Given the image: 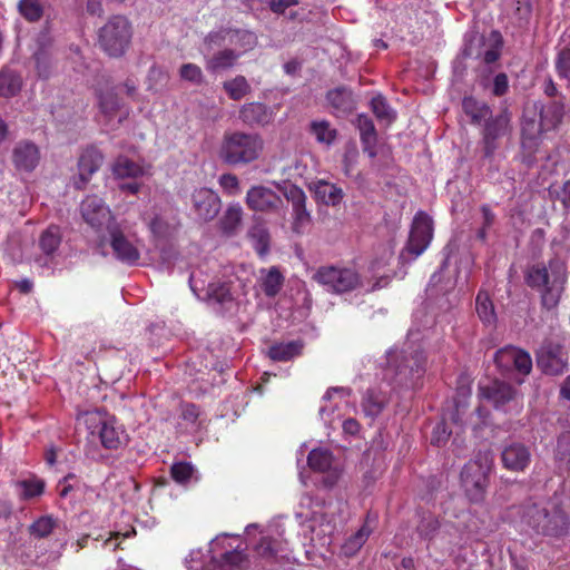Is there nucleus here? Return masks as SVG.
I'll return each mask as SVG.
<instances>
[{
	"mask_svg": "<svg viewBox=\"0 0 570 570\" xmlns=\"http://www.w3.org/2000/svg\"><path fill=\"white\" fill-rule=\"evenodd\" d=\"M525 283L540 293L541 304L547 309L557 307L568 279L567 265L559 258H552L548 265L538 263L530 266L524 276Z\"/></svg>",
	"mask_w": 570,
	"mask_h": 570,
	"instance_id": "obj_1",
	"label": "nucleus"
},
{
	"mask_svg": "<svg viewBox=\"0 0 570 570\" xmlns=\"http://www.w3.org/2000/svg\"><path fill=\"white\" fill-rule=\"evenodd\" d=\"M264 140L255 132L233 131L224 135L219 156L230 166L247 165L259 158Z\"/></svg>",
	"mask_w": 570,
	"mask_h": 570,
	"instance_id": "obj_2",
	"label": "nucleus"
},
{
	"mask_svg": "<svg viewBox=\"0 0 570 570\" xmlns=\"http://www.w3.org/2000/svg\"><path fill=\"white\" fill-rule=\"evenodd\" d=\"M492 456L489 452H479L461 471V484L469 500L480 503L485 499Z\"/></svg>",
	"mask_w": 570,
	"mask_h": 570,
	"instance_id": "obj_3",
	"label": "nucleus"
},
{
	"mask_svg": "<svg viewBox=\"0 0 570 570\" xmlns=\"http://www.w3.org/2000/svg\"><path fill=\"white\" fill-rule=\"evenodd\" d=\"M132 27L127 17L112 16L99 29L98 43L110 57H121L131 42Z\"/></svg>",
	"mask_w": 570,
	"mask_h": 570,
	"instance_id": "obj_4",
	"label": "nucleus"
},
{
	"mask_svg": "<svg viewBox=\"0 0 570 570\" xmlns=\"http://www.w3.org/2000/svg\"><path fill=\"white\" fill-rule=\"evenodd\" d=\"M313 279L334 294L347 293L361 285V278L356 271L335 265L321 266L313 275Z\"/></svg>",
	"mask_w": 570,
	"mask_h": 570,
	"instance_id": "obj_5",
	"label": "nucleus"
},
{
	"mask_svg": "<svg viewBox=\"0 0 570 570\" xmlns=\"http://www.w3.org/2000/svg\"><path fill=\"white\" fill-rule=\"evenodd\" d=\"M502 38L498 31H492L490 37L472 33L465 41L462 55L465 58L481 59L484 63L495 62L501 55Z\"/></svg>",
	"mask_w": 570,
	"mask_h": 570,
	"instance_id": "obj_6",
	"label": "nucleus"
},
{
	"mask_svg": "<svg viewBox=\"0 0 570 570\" xmlns=\"http://www.w3.org/2000/svg\"><path fill=\"white\" fill-rule=\"evenodd\" d=\"M531 522L539 533L561 537L568 532L569 520L566 512L553 504L550 509H538L531 517Z\"/></svg>",
	"mask_w": 570,
	"mask_h": 570,
	"instance_id": "obj_7",
	"label": "nucleus"
},
{
	"mask_svg": "<svg viewBox=\"0 0 570 570\" xmlns=\"http://www.w3.org/2000/svg\"><path fill=\"white\" fill-rule=\"evenodd\" d=\"M278 190L292 204L293 223L292 229L296 234H302L304 228L309 225L312 217L306 208V194L304 190L291 183L277 184Z\"/></svg>",
	"mask_w": 570,
	"mask_h": 570,
	"instance_id": "obj_8",
	"label": "nucleus"
},
{
	"mask_svg": "<svg viewBox=\"0 0 570 570\" xmlns=\"http://www.w3.org/2000/svg\"><path fill=\"white\" fill-rule=\"evenodd\" d=\"M538 367L548 375H560L567 370L568 353L559 343L546 342L537 354Z\"/></svg>",
	"mask_w": 570,
	"mask_h": 570,
	"instance_id": "obj_9",
	"label": "nucleus"
},
{
	"mask_svg": "<svg viewBox=\"0 0 570 570\" xmlns=\"http://www.w3.org/2000/svg\"><path fill=\"white\" fill-rule=\"evenodd\" d=\"M432 237V218L426 213L419 212L413 219L406 249L417 257L428 248Z\"/></svg>",
	"mask_w": 570,
	"mask_h": 570,
	"instance_id": "obj_10",
	"label": "nucleus"
},
{
	"mask_svg": "<svg viewBox=\"0 0 570 570\" xmlns=\"http://www.w3.org/2000/svg\"><path fill=\"white\" fill-rule=\"evenodd\" d=\"M510 117L507 111L491 116L484 121L482 130L483 156L491 158L499 147L498 140L509 131Z\"/></svg>",
	"mask_w": 570,
	"mask_h": 570,
	"instance_id": "obj_11",
	"label": "nucleus"
},
{
	"mask_svg": "<svg viewBox=\"0 0 570 570\" xmlns=\"http://www.w3.org/2000/svg\"><path fill=\"white\" fill-rule=\"evenodd\" d=\"M80 213L85 222L94 229L112 226L114 218L108 206L96 195L87 196L80 204Z\"/></svg>",
	"mask_w": 570,
	"mask_h": 570,
	"instance_id": "obj_12",
	"label": "nucleus"
},
{
	"mask_svg": "<svg viewBox=\"0 0 570 570\" xmlns=\"http://www.w3.org/2000/svg\"><path fill=\"white\" fill-rule=\"evenodd\" d=\"M519 395L517 389L511 384L494 380L479 386V396L490 402L497 410H507V406L514 402Z\"/></svg>",
	"mask_w": 570,
	"mask_h": 570,
	"instance_id": "obj_13",
	"label": "nucleus"
},
{
	"mask_svg": "<svg viewBox=\"0 0 570 570\" xmlns=\"http://www.w3.org/2000/svg\"><path fill=\"white\" fill-rule=\"evenodd\" d=\"M246 205L254 212L276 213L283 208V199L273 189L263 185L252 186L245 198Z\"/></svg>",
	"mask_w": 570,
	"mask_h": 570,
	"instance_id": "obj_14",
	"label": "nucleus"
},
{
	"mask_svg": "<svg viewBox=\"0 0 570 570\" xmlns=\"http://www.w3.org/2000/svg\"><path fill=\"white\" fill-rule=\"evenodd\" d=\"M193 209L203 222L213 220L220 210L219 196L209 188H198L191 194Z\"/></svg>",
	"mask_w": 570,
	"mask_h": 570,
	"instance_id": "obj_15",
	"label": "nucleus"
},
{
	"mask_svg": "<svg viewBox=\"0 0 570 570\" xmlns=\"http://www.w3.org/2000/svg\"><path fill=\"white\" fill-rule=\"evenodd\" d=\"M108 232L110 246L116 258L125 264L135 265L140 258L138 248L125 236L116 223L108 226Z\"/></svg>",
	"mask_w": 570,
	"mask_h": 570,
	"instance_id": "obj_16",
	"label": "nucleus"
},
{
	"mask_svg": "<svg viewBox=\"0 0 570 570\" xmlns=\"http://www.w3.org/2000/svg\"><path fill=\"white\" fill-rule=\"evenodd\" d=\"M102 163L104 156L97 148L85 149L78 159V176L73 179V186L77 189H83Z\"/></svg>",
	"mask_w": 570,
	"mask_h": 570,
	"instance_id": "obj_17",
	"label": "nucleus"
},
{
	"mask_svg": "<svg viewBox=\"0 0 570 570\" xmlns=\"http://www.w3.org/2000/svg\"><path fill=\"white\" fill-rule=\"evenodd\" d=\"M503 468L512 472H523L531 462L530 449L521 442L505 444L501 451Z\"/></svg>",
	"mask_w": 570,
	"mask_h": 570,
	"instance_id": "obj_18",
	"label": "nucleus"
},
{
	"mask_svg": "<svg viewBox=\"0 0 570 570\" xmlns=\"http://www.w3.org/2000/svg\"><path fill=\"white\" fill-rule=\"evenodd\" d=\"M40 161V151L31 141H19L12 150V163L17 170L32 171Z\"/></svg>",
	"mask_w": 570,
	"mask_h": 570,
	"instance_id": "obj_19",
	"label": "nucleus"
},
{
	"mask_svg": "<svg viewBox=\"0 0 570 570\" xmlns=\"http://www.w3.org/2000/svg\"><path fill=\"white\" fill-rule=\"evenodd\" d=\"M273 114L261 102H249L239 109V119L248 126H265L272 121Z\"/></svg>",
	"mask_w": 570,
	"mask_h": 570,
	"instance_id": "obj_20",
	"label": "nucleus"
},
{
	"mask_svg": "<svg viewBox=\"0 0 570 570\" xmlns=\"http://www.w3.org/2000/svg\"><path fill=\"white\" fill-rule=\"evenodd\" d=\"M326 99L337 115H348L356 106L352 90L344 86L330 90Z\"/></svg>",
	"mask_w": 570,
	"mask_h": 570,
	"instance_id": "obj_21",
	"label": "nucleus"
},
{
	"mask_svg": "<svg viewBox=\"0 0 570 570\" xmlns=\"http://www.w3.org/2000/svg\"><path fill=\"white\" fill-rule=\"evenodd\" d=\"M356 124L360 130L363 151L367 154L368 157L374 158L376 156L375 147L377 135L372 119L366 115H360Z\"/></svg>",
	"mask_w": 570,
	"mask_h": 570,
	"instance_id": "obj_22",
	"label": "nucleus"
},
{
	"mask_svg": "<svg viewBox=\"0 0 570 570\" xmlns=\"http://www.w3.org/2000/svg\"><path fill=\"white\" fill-rule=\"evenodd\" d=\"M313 190L316 199L326 206H337L345 195L341 187L323 179L314 183Z\"/></svg>",
	"mask_w": 570,
	"mask_h": 570,
	"instance_id": "obj_23",
	"label": "nucleus"
},
{
	"mask_svg": "<svg viewBox=\"0 0 570 570\" xmlns=\"http://www.w3.org/2000/svg\"><path fill=\"white\" fill-rule=\"evenodd\" d=\"M216 562L219 570H247L250 564L245 549L239 547L224 552Z\"/></svg>",
	"mask_w": 570,
	"mask_h": 570,
	"instance_id": "obj_24",
	"label": "nucleus"
},
{
	"mask_svg": "<svg viewBox=\"0 0 570 570\" xmlns=\"http://www.w3.org/2000/svg\"><path fill=\"white\" fill-rule=\"evenodd\" d=\"M462 108L465 115L470 117L473 125H480L492 116L490 106L472 96L463 98Z\"/></svg>",
	"mask_w": 570,
	"mask_h": 570,
	"instance_id": "obj_25",
	"label": "nucleus"
},
{
	"mask_svg": "<svg viewBox=\"0 0 570 570\" xmlns=\"http://www.w3.org/2000/svg\"><path fill=\"white\" fill-rule=\"evenodd\" d=\"M97 434L106 449L116 450L122 443V431L116 426L114 420L100 422Z\"/></svg>",
	"mask_w": 570,
	"mask_h": 570,
	"instance_id": "obj_26",
	"label": "nucleus"
},
{
	"mask_svg": "<svg viewBox=\"0 0 570 570\" xmlns=\"http://www.w3.org/2000/svg\"><path fill=\"white\" fill-rule=\"evenodd\" d=\"M239 53L233 49H224L214 53L210 58L206 59V69L212 73H216L222 70H227L234 67Z\"/></svg>",
	"mask_w": 570,
	"mask_h": 570,
	"instance_id": "obj_27",
	"label": "nucleus"
},
{
	"mask_svg": "<svg viewBox=\"0 0 570 570\" xmlns=\"http://www.w3.org/2000/svg\"><path fill=\"white\" fill-rule=\"evenodd\" d=\"M387 399L384 393L376 389H368L362 399V410L366 416L376 417L382 413Z\"/></svg>",
	"mask_w": 570,
	"mask_h": 570,
	"instance_id": "obj_28",
	"label": "nucleus"
},
{
	"mask_svg": "<svg viewBox=\"0 0 570 570\" xmlns=\"http://www.w3.org/2000/svg\"><path fill=\"white\" fill-rule=\"evenodd\" d=\"M259 282L264 294L268 297H274L282 289L284 276L278 267L272 266L268 269L261 271Z\"/></svg>",
	"mask_w": 570,
	"mask_h": 570,
	"instance_id": "obj_29",
	"label": "nucleus"
},
{
	"mask_svg": "<svg viewBox=\"0 0 570 570\" xmlns=\"http://www.w3.org/2000/svg\"><path fill=\"white\" fill-rule=\"evenodd\" d=\"M282 543L272 537H262L254 547L255 556L267 564L276 561Z\"/></svg>",
	"mask_w": 570,
	"mask_h": 570,
	"instance_id": "obj_30",
	"label": "nucleus"
},
{
	"mask_svg": "<svg viewBox=\"0 0 570 570\" xmlns=\"http://www.w3.org/2000/svg\"><path fill=\"white\" fill-rule=\"evenodd\" d=\"M424 356L421 352H415L411 355V357H404L402 364L396 366V375L402 376L400 381L403 379H413L414 376L420 377L423 373Z\"/></svg>",
	"mask_w": 570,
	"mask_h": 570,
	"instance_id": "obj_31",
	"label": "nucleus"
},
{
	"mask_svg": "<svg viewBox=\"0 0 570 570\" xmlns=\"http://www.w3.org/2000/svg\"><path fill=\"white\" fill-rule=\"evenodd\" d=\"M243 220V208L239 204H230L219 220L225 235H234Z\"/></svg>",
	"mask_w": 570,
	"mask_h": 570,
	"instance_id": "obj_32",
	"label": "nucleus"
},
{
	"mask_svg": "<svg viewBox=\"0 0 570 570\" xmlns=\"http://www.w3.org/2000/svg\"><path fill=\"white\" fill-rule=\"evenodd\" d=\"M303 348V344L297 341L287 343L274 344L268 350V356L273 361L287 362L299 355Z\"/></svg>",
	"mask_w": 570,
	"mask_h": 570,
	"instance_id": "obj_33",
	"label": "nucleus"
},
{
	"mask_svg": "<svg viewBox=\"0 0 570 570\" xmlns=\"http://www.w3.org/2000/svg\"><path fill=\"white\" fill-rule=\"evenodd\" d=\"M22 87V79L18 72L11 69H2L0 71V96L13 97Z\"/></svg>",
	"mask_w": 570,
	"mask_h": 570,
	"instance_id": "obj_34",
	"label": "nucleus"
},
{
	"mask_svg": "<svg viewBox=\"0 0 570 570\" xmlns=\"http://www.w3.org/2000/svg\"><path fill=\"white\" fill-rule=\"evenodd\" d=\"M475 309L479 318L487 325H493L497 321L494 305L487 292L480 291L475 298Z\"/></svg>",
	"mask_w": 570,
	"mask_h": 570,
	"instance_id": "obj_35",
	"label": "nucleus"
},
{
	"mask_svg": "<svg viewBox=\"0 0 570 570\" xmlns=\"http://www.w3.org/2000/svg\"><path fill=\"white\" fill-rule=\"evenodd\" d=\"M542 126L553 128L558 126L564 116V104L561 99L554 100L541 109Z\"/></svg>",
	"mask_w": 570,
	"mask_h": 570,
	"instance_id": "obj_36",
	"label": "nucleus"
},
{
	"mask_svg": "<svg viewBox=\"0 0 570 570\" xmlns=\"http://www.w3.org/2000/svg\"><path fill=\"white\" fill-rule=\"evenodd\" d=\"M223 89L227 96L233 100H240L246 97L252 88L244 76H236L233 79L223 82Z\"/></svg>",
	"mask_w": 570,
	"mask_h": 570,
	"instance_id": "obj_37",
	"label": "nucleus"
},
{
	"mask_svg": "<svg viewBox=\"0 0 570 570\" xmlns=\"http://www.w3.org/2000/svg\"><path fill=\"white\" fill-rule=\"evenodd\" d=\"M112 173L118 178H136L142 175L140 165L127 157H118L112 166Z\"/></svg>",
	"mask_w": 570,
	"mask_h": 570,
	"instance_id": "obj_38",
	"label": "nucleus"
},
{
	"mask_svg": "<svg viewBox=\"0 0 570 570\" xmlns=\"http://www.w3.org/2000/svg\"><path fill=\"white\" fill-rule=\"evenodd\" d=\"M309 131L315 136V139L325 145L334 142L337 136L336 129L332 128L326 120H314L309 125Z\"/></svg>",
	"mask_w": 570,
	"mask_h": 570,
	"instance_id": "obj_39",
	"label": "nucleus"
},
{
	"mask_svg": "<svg viewBox=\"0 0 570 570\" xmlns=\"http://www.w3.org/2000/svg\"><path fill=\"white\" fill-rule=\"evenodd\" d=\"M61 243V233L58 226H49L42 232L39 246L46 255H52Z\"/></svg>",
	"mask_w": 570,
	"mask_h": 570,
	"instance_id": "obj_40",
	"label": "nucleus"
},
{
	"mask_svg": "<svg viewBox=\"0 0 570 570\" xmlns=\"http://www.w3.org/2000/svg\"><path fill=\"white\" fill-rule=\"evenodd\" d=\"M205 298L210 303L220 305L233 301L230 288L226 283H210L207 286Z\"/></svg>",
	"mask_w": 570,
	"mask_h": 570,
	"instance_id": "obj_41",
	"label": "nucleus"
},
{
	"mask_svg": "<svg viewBox=\"0 0 570 570\" xmlns=\"http://www.w3.org/2000/svg\"><path fill=\"white\" fill-rule=\"evenodd\" d=\"M332 454L327 450L314 449L307 456L308 466L317 472H327L332 465Z\"/></svg>",
	"mask_w": 570,
	"mask_h": 570,
	"instance_id": "obj_42",
	"label": "nucleus"
},
{
	"mask_svg": "<svg viewBox=\"0 0 570 570\" xmlns=\"http://www.w3.org/2000/svg\"><path fill=\"white\" fill-rule=\"evenodd\" d=\"M171 478L179 484H187L193 479L198 480L196 470L189 462H177L170 468Z\"/></svg>",
	"mask_w": 570,
	"mask_h": 570,
	"instance_id": "obj_43",
	"label": "nucleus"
},
{
	"mask_svg": "<svg viewBox=\"0 0 570 570\" xmlns=\"http://www.w3.org/2000/svg\"><path fill=\"white\" fill-rule=\"evenodd\" d=\"M35 62H36V69L37 73L40 78L47 79L52 73V57L48 49L46 48H39L35 55Z\"/></svg>",
	"mask_w": 570,
	"mask_h": 570,
	"instance_id": "obj_44",
	"label": "nucleus"
},
{
	"mask_svg": "<svg viewBox=\"0 0 570 570\" xmlns=\"http://www.w3.org/2000/svg\"><path fill=\"white\" fill-rule=\"evenodd\" d=\"M371 107L373 114L381 121H385L386 124H391L395 119V114L393 109L389 106L385 98L381 95H377L372 98Z\"/></svg>",
	"mask_w": 570,
	"mask_h": 570,
	"instance_id": "obj_45",
	"label": "nucleus"
},
{
	"mask_svg": "<svg viewBox=\"0 0 570 570\" xmlns=\"http://www.w3.org/2000/svg\"><path fill=\"white\" fill-rule=\"evenodd\" d=\"M370 531L363 527L356 533L351 535L342 546V551L346 557L354 556L365 543Z\"/></svg>",
	"mask_w": 570,
	"mask_h": 570,
	"instance_id": "obj_46",
	"label": "nucleus"
},
{
	"mask_svg": "<svg viewBox=\"0 0 570 570\" xmlns=\"http://www.w3.org/2000/svg\"><path fill=\"white\" fill-rule=\"evenodd\" d=\"M248 236L254 244L256 252L263 256L268 250L269 234L263 226H254L249 229Z\"/></svg>",
	"mask_w": 570,
	"mask_h": 570,
	"instance_id": "obj_47",
	"label": "nucleus"
},
{
	"mask_svg": "<svg viewBox=\"0 0 570 570\" xmlns=\"http://www.w3.org/2000/svg\"><path fill=\"white\" fill-rule=\"evenodd\" d=\"M121 106L120 98L114 90L102 94L99 98L100 110L107 117L114 116Z\"/></svg>",
	"mask_w": 570,
	"mask_h": 570,
	"instance_id": "obj_48",
	"label": "nucleus"
},
{
	"mask_svg": "<svg viewBox=\"0 0 570 570\" xmlns=\"http://www.w3.org/2000/svg\"><path fill=\"white\" fill-rule=\"evenodd\" d=\"M19 12L28 21H38L43 14V8L38 0H20Z\"/></svg>",
	"mask_w": 570,
	"mask_h": 570,
	"instance_id": "obj_49",
	"label": "nucleus"
},
{
	"mask_svg": "<svg viewBox=\"0 0 570 570\" xmlns=\"http://www.w3.org/2000/svg\"><path fill=\"white\" fill-rule=\"evenodd\" d=\"M56 525L55 519H52L49 515L41 517L38 520H36L30 527L29 531L30 533L36 538H46L48 537L53 528Z\"/></svg>",
	"mask_w": 570,
	"mask_h": 570,
	"instance_id": "obj_50",
	"label": "nucleus"
},
{
	"mask_svg": "<svg viewBox=\"0 0 570 570\" xmlns=\"http://www.w3.org/2000/svg\"><path fill=\"white\" fill-rule=\"evenodd\" d=\"M518 350L519 348H517L514 346H505V347L499 350L494 356V361H495L497 365L500 368L505 370V371L513 370L514 360H515Z\"/></svg>",
	"mask_w": 570,
	"mask_h": 570,
	"instance_id": "obj_51",
	"label": "nucleus"
},
{
	"mask_svg": "<svg viewBox=\"0 0 570 570\" xmlns=\"http://www.w3.org/2000/svg\"><path fill=\"white\" fill-rule=\"evenodd\" d=\"M554 65L559 77L570 81V48L558 52Z\"/></svg>",
	"mask_w": 570,
	"mask_h": 570,
	"instance_id": "obj_52",
	"label": "nucleus"
},
{
	"mask_svg": "<svg viewBox=\"0 0 570 570\" xmlns=\"http://www.w3.org/2000/svg\"><path fill=\"white\" fill-rule=\"evenodd\" d=\"M181 79L200 85L204 81V76L200 67L195 63H184L179 69Z\"/></svg>",
	"mask_w": 570,
	"mask_h": 570,
	"instance_id": "obj_53",
	"label": "nucleus"
},
{
	"mask_svg": "<svg viewBox=\"0 0 570 570\" xmlns=\"http://www.w3.org/2000/svg\"><path fill=\"white\" fill-rule=\"evenodd\" d=\"M439 527V520L433 515H429L421 520L417 525V532L424 539H432L435 535Z\"/></svg>",
	"mask_w": 570,
	"mask_h": 570,
	"instance_id": "obj_54",
	"label": "nucleus"
},
{
	"mask_svg": "<svg viewBox=\"0 0 570 570\" xmlns=\"http://www.w3.org/2000/svg\"><path fill=\"white\" fill-rule=\"evenodd\" d=\"M151 233L159 238L169 237L174 232V226L166 222L163 217L156 216L149 224Z\"/></svg>",
	"mask_w": 570,
	"mask_h": 570,
	"instance_id": "obj_55",
	"label": "nucleus"
},
{
	"mask_svg": "<svg viewBox=\"0 0 570 570\" xmlns=\"http://www.w3.org/2000/svg\"><path fill=\"white\" fill-rule=\"evenodd\" d=\"M22 489V497L31 499L43 492L45 483L41 480H24L19 483Z\"/></svg>",
	"mask_w": 570,
	"mask_h": 570,
	"instance_id": "obj_56",
	"label": "nucleus"
},
{
	"mask_svg": "<svg viewBox=\"0 0 570 570\" xmlns=\"http://www.w3.org/2000/svg\"><path fill=\"white\" fill-rule=\"evenodd\" d=\"M513 370L518 371L520 374L528 375L532 370V360L528 352L523 350H518Z\"/></svg>",
	"mask_w": 570,
	"mask_h": 570,
	"instance_id": "obj_57",
	"label": "nucleus"
},
{
	"mask_svg": "<svg viewBox=\"0 0 570 570\" xmlns=\"http://www.w3.org/2000/svg\"><path fill=\"white\" fill-rule=\"evenodd\" d=\"M227 35V29L212 31L205 37L204 45L208 50H213L215 47H220L224 45Z\"/></svg>",
	"mask_w": 570,
	"mask_h": 570,
	"instance_id": "obj_58",
	"label": "nucleus"
},
{
	"mask_svg": "<svg viewBox=\"0 0 570 570\" xmlns=\"http://www.w3.org/2000/svg\"><path fill=\"white\" fill-rule=\"evenodd\" d=\"M219 185L229 195H236L239 191V180L234 174L222 175Z\"/></svg>",
	"mask_w": 570,
	"mask_h": 570,
	"instance_id": "obj_59",
	"label": "nucleus"
},
{
	"mask_svg": "<svg viewBox=\"0 0 570 570\" xmlns=\"http://www.w3.org/2000/svg\"><path fill=\"white\" fill-rule=\"evenodd\" d=\"M509 90V79L504 72L498 73L493 79L492 94L497 97L505 95Z\"/></svg>",
	"mask_w": 570,
	"mask_h": 570,
	"instance_id": "obj_60",
	"label": "nucleus"
},
{
	"mask_svg": "<svg viewBox=\"0 0 570 570\" xmlns=\"http://www.w3.org/2000/svg\"><path fill=\"white\" fill-rule=\"evenodd\" d=\"M556 459L561 465H570V441L560 440L558 442Z\"/></svg>",
	"mask_w": 570,
	"mask_h": 570,
	"instance_id": "obj_61",
	"label": "nucleus"
},
{
	"mask_svg": "<svg viewBox=\"0 0 570 570\" xmlns=\"http://www.w3.org/2000/svg\"><path fill=\"white\" fill-rule=\"evenodd\" d=\"M358 153L355 148H351L345 151L343 157L344 174L351 176L353 168L357 161Z\"/></svg>",
	"mask_w": 570,
	"mask_h": 570,
	"instance_id": "obj_62",
	"label": "nucleus"
},
{
	"mask_svg": "<svg viewBox=\"0 0 570 570\" xmlns=\"http://www.w3.org/2000/svg\"><path fill=\"white\" fill-rule=\"evenodd\" d=\"M181 417L188 423H196L199 416L198 407L193 403H185L181 405Z\"/></svg>",
	"mask_w": 570,
	"mask_h": 570,
	"instance_id": "obj_63",
	"label": "nucleus"
},
{
	"mask_svg": "<svg viewBox=\"0 0 570 570\" xmlns=\"http://www.w3.org/2000/svg\"><path fill=\"white\" fill-rule=\"evenodd\" d=\"M297 3V0H271L268 7L274 13L283 14L287 8Z\"/></svg>",
	"mask_w": 570,
	"mask_h": 570,
	"instance_id": "obj_64",
	"label": "nucleus"
}]
</instances>
